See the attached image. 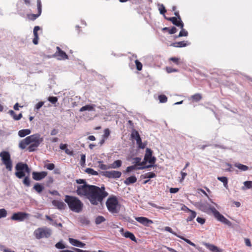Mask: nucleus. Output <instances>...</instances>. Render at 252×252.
Instances as JSON below:
<instances>
[{
    "label": "nucleus",
    "instance_id": "obj_1",
    "mask_svg": "<svg viewBox=\"0 0 252 252\" xmlns=\"http://www.w3.org/2000/svg\"><path fill=\"white\" fill-rule=\"evenodd\" d=\"M76 181L77 184H83L77 187V194L88 199L92 205H97L101 204L103 199L108 195L104 185L101 187L90 185L87 184L85 180L80 179L76 180Z\"/></svg>",
    "mask_w": 252,
    "mask_h": 252
},
{
    "label": "nucleus",
    "instance_id": "obj_2",
    "mask_svg": "<svg viewBox=\"0 0 252 252\" xmlns=\"http://www.w3.org/2000/svg\"><path fill=\"white\" fill-rule=\"evenodd\" d=\"M197 206L199 209L201 211L207 214H209L211 212L218 220L229 226H231L232 223L222 215L220 214L214 207L211 206L208 202L200 201L197 203Z\"/></svg>",
    "mask_w": 252,
    "mask_h": 252
},
{
    "label": "nucleus",
    "instance_id": "obj_3",
    "mask_svg": "<svg viewBox=\"0 0 252 252\" xmlns=\"http://www.w3.org/2000/svg\"><path fill=\"white\" fill-rule=\"evenodd\" d=\"M16 170L15 175L19 179H22L25 177L23 183L27 187L30 186V180L29 176H26V173L29 175L31 172V169L26 163L22 162L17 163L15 166Z\"/></svg>",
    "mask_w": 252,
    "mask_h": 252
},
{
    "label": "nucleus",
    "instance_id": "obj_4",
    "mask_svg": "<svg viewBox=\"0 0 252 252\" xmlns=\"http://www.w3.org/2000/svg\"><path fill=\"white\" fill-rule=\"evenodd\" d=\"M64 201L67 203L70 210L75 213H80L83 208V203L77 197L66 195Z\"/></svg>",
    "mask_w": 252,
    "mask_h": 252
},
{
    "label": "nucleus",
    "instance_id": "obj_5",
    "mask_svg": "<svg viewBox=\"0 0 252 252\" xmlns=\"http://www.w3.org/2000/svg\"><path fill=\"white\" fill-rule=\"evenodd\" d=\"M27 137L30 145L28 150L30 152L34 151L43 141V137L39 133H35Z\"/></svg>",
    "mask_w": 252,
    "mask_h": 252
},
{
    "label": "nucleus",
    "instance_id": "obj_6",
    "mask_svg": "<svg viewBox=\"0 0 252 252\" xmlns=\"http://www.w3.org/2000/svg\"><path fill=\"white\" fill-rule=\"evenodd\" d=\"M106 205L109 212L112 214H118L121 208V205L115 196H110L107 199Z\"/></svg>",
    "mask_w": 252,
    "mask_h": 252
},
{
    "label": "nucleus",
    "instance_id": "obj_7",
    "mask_svg": "<svg viewBox=\"0 0 252 252\" xmlns=\"http://www.w3.org/2000/svg\"><path fill=\"white\" fill-rule=\"evenodd\" d=\"M52 234V231L47 227H40L34 230L33 235L37 239L49 238Z\"/></svg>",
    "mask_w": 252,
    "mask_h": 252
},
{
    "label": "nucleus",
    "instance_id": "obj_8",
    "mask_svg": "<svg viewBox=\"0 0 252 252\" xmlns=\"http://www.w3.org/2000/svg\"><path fill=\"white\" fill-rule=\"evenodd\" d=\"M0 157L2 163L5 166L6 169L11 171L12 168V161L11 159L10 153L7 151H2L0 153Z\"/></svg>",
    "mask_w": 252,
    "mask_h": 252
},
{
    "label": "nucleus",
    "instance_id": "obj_9",
    "mask_svg": "<svg viewBox=\"0 0 252 252\" xmlns=\"http://www.w3.org/2000/svg\"><path fill=\"white\" fill-rule=\"evenodd\" d=\"M131 137L136 141L138 148L143 149L145 148L146 144L142 143L138 132L135 129L132 130Z\"/></svg>",
    "mask_w": 252,
    "mask_h": 252
},
{
    "label": "nucleus",
    "instance_id": "obj_10",
    "mask_svg": "<svg viewBox=\"0 0 252 252\" xmlns=\"http://www.w3.org/2000/svg\"><path fill=\"white\" fill-rule=\"evenodd\" d=\"M30 214L22 212H19L14 213L11 217V219L18 221H23L29 218Z\"/></svg>",
    "mask_w": 252,
    "mask_h": 252
},
{
    "label": "nucleus",
    "instance_id": "obj_11",
    "mask_svg": "<svg viewBox=\"0 0 252 252\" xmlns=\"http://www.w3.org/2000/svg\"><path fill=\"white\" fill-rule=\"evenodd\" d=\"M101 174L106 178L117 179L121 177L122 173L120 171L112 170L102 171Z\"/></svg>",
    "mask_w": 252,
    "mask_h": 252
},
{
    "label": "nucleus",
    "instance_id": "obj_12",
    "mask_svg": "<svg viewBox=\"0 0 252 252\" xmlns=\"http://www.w3.org/2000/svg\"><path fill=\"white\" fill-rule=\"evenodd\" d=\"M153 151L149 148H147L146 150V153L144 156L145 160H148V162L151 164L155 163L156 158L155 157H152Z\"/></svg>",
    "mask_w": 252,
    "mask_h": 252
},
{
    "label": "nucleus",
    "instance_id": "obj_13",
    "mask_svg": "<svg viewBox=\"0 0 252 252\" xmlns=\"http://www.w3.org/2000/svg\"><path fill=\"white\" fill-rule=\"evenodd\" d=\"M56 49L57 51L54 56L57 57V59L60 60L68 59V56L64 51H62L59 47L57 46Z\"/></svg>",
    "mask_w": 252,
    "mask_h": 252
},
{
    "label": "nucleus",
    "instance_id": "obj_14",
    "mask_svg": "<svg viewBox=\"0 0 252 252\" xmlns=\"http://www.w3.org/2000/svg\"><path fill=\"white\" fill-rule=\"evenodd\" d=\"M32 178L35 181H40L44 178L47 175V172L46 171L35 172L32 173Z\"/></svg>",
    "mask_w": 252,
    "mask_h": 252
},
{
    "label": "nucleus",
    "instance_id": "obj_15",
    "mask_svg": "<svg viewBox=\"0 0 252 252\" xmlns=\"http://www.w3.org/2000/svg\"><path fill=\"white\" fill-rule=\"evenodd\" d=\"M37 6L38 9V13L36 14H32L29 16V18L32 20H35L37 17H38L40 15L41 13L42 5L40 0H37Z\"/></svg>",
    "mask_w": 252,
    "mask_h": 252
},
{
    "label": "nucleus",
    "instance_id": "obj_16",
    "mask_svg": "<svg viewBox=\"0 0 252 252\" xmlns=\"http://www.w3.org/2000/svg\"><path fill=\"white\" fill-rule=\"evenodd\" d=\"M165 17V18L167 19L168 21H170L172 22V23L176 25L177 27H179L180 28H183L184 27V23L182 21L181 19L179 20L177 18L173 17H169L167 18L166 17Z\"/></svg>",
    "mask_w": 252,
    "mask_h": 252
},
{
    "label": "nucleus",
    "instance_id": "obj_17",
    "mask_svg": "<svg viewBox=\"0 0 252 252\" xmlns=\"http://www.w3.org/2000/svg\"><path fill=\"white\" fill-rule=\"evenodd\" d=\"M135 219L138 222L145 226H148L149 224H152L153 223L152 220L143 217H136Z\"/></svg>",
    "mask_w": 252,
    "mask_h": 252
},
{
    "label": "nucleus",
    "instance_id": "obj_18",
    "mask_svg": "<svg viewBox=\"0 0 252 252\" xmlns=\"http://www.w3.org/2000/svg\"><path fill=\"white\" fill-rule=\"evenodd\" d=\"M52 203L55 207L60 210H65L66 207L65 204L61 201L53 200Z\"/></svg>",
    "mask_w": 252,
    "mask_h": 252
},
{
    "label": "nucleus",
    "instance_id": "obj_19",
    "mask_svg": "<svg viewBox=\"0 0 252 252\" xmlns=\"http://www.w3.org/2000/svg\"><path fill=\"white\" fill-rule=\"evenodd\" d=\"M204 245L210 251L213 252H222V250L217 246L207 243H204Z\"/></svg>",
    "mask_w": 252,
    "mask_h": 252
},
{
    "label": "nucleus",
    "instance_id": "obj_20",
    "mask_svg": "<svg viewBox=\"0 0 252 252\" xmlns=\"http://www.w3.org/2000/svg\"><path fill=\"white\" fill-rule=\"evenodd\" d=\"M69 242L72 245L80 248H83L85 245L84 243L73 238H69Z\"/></svg>",
    "mask_w": 252,
    "mask_h": 252
},
{
    "label": "nucleus",
    "instance_id": "obj_21",
    "mask_svg": "<svg viewBox=\"0 0 252 252\" xmlns=\"http://www.w3.org/2000/svg\"><path fill=\"white\" fill-rule=\"evenodd\" d=\"M120 231L123 233V235L126 238H129L132 241H136V238L133 233L129 231L124 232V229L122 228L121 229Z\"/></svg>",
    "mask_w": 252,
    "mask_h": 252
},
{
    "label": "nucleus",
    "instance_id": "obj_22",
    "mask_svg": "<svg viewBox=\"0 0 252 252\" xmlns=\"http://www.w3.org/2000/svg\"><path fill=\"white\" fill-rule=\"evenodd\" d=\"M40 27L39 26H35L33 29V34H34V38L32 40V42L34 44L36 45L38 42V35L37 33V32L40 30Z\"/></svg>",
    "mask_w": 252,
    "mask_h": 252
},
{
    "label": "nucleus",
    "instance_id": "obj_23",
    "mask_svg": "<svg viewBox=\"0 0 252 252\" xmlns=\"http://www.w3.org/2000/svg\"><path fill=\"white\" fill-rule=\"evenodd\" d=\"M137 178L135 176H131L127 178H126L124 181V183L126 185H129L131 184H133L136 182Z\"/></svg>",
    "mask_w": 252,
    "mask_h": 252
},
{
    "label": "nucleus",
    "instance_id": "obj_24",
    "mask_svg": "<svg viewBox=\"0 0 252 252\" xmlns=\"http://www.w3.org/2000/svg\"><path fill=\"white\" fill-rule=\"evenodd\" d=\"M95 105L94 104H92V105H86L84 106H83L81 107L79 111L80 112H83L85 111H94V107Z\"/></svg>",
    "mask_w": 252,
    "mask_h": 252
},
{
    "label": "nucleus",
    "instance_id": "obj_25",
    "mask_svg": "<svg viewBox=\"0 0 252 252\" xmlns=\"http://www.w3.org/2000/svg\"><path fill=\"white\" fill-rule=\"evenodd\" d=\"M31 132V131L30 129H24L18 131V135L20 137H24L30 134Z\"/></svg>",
    "mask_w": 252,
    "mask_h": 252
},
{
    "label": "nucleus",
    "instance_id": "obj_26",
    "mask_svg": "<svg viewBox=\"0 0 252 252\" xmlns=\"http://www.w3.org/2000/svg\"><path fill=\"white\" fill-rule=\"evenodd\" d=\"M27 137L22 140L19 144V147L21 149H25L27 146L29 145Z\"/></svg>",
    "mask_w": 252,
    "mask_h": 252
},
{
    "label": "nucleus",
    "instance_id": "obj_27",
    "mask_svg": "<svg viewBox=\"0 0 252 252\" xmlns=\"http://www.w3.org/2000/svg\"><path fill=\"white\" fill-rule=\"evenodd\" d=\"M122 162L121 160H115L114 162L109 165L110 168L116 169L119 168L122 166Z\"/></svg>",
    "mask_w": 252,
    "mask_h": 252
},
{
    "label": "nucleus",
    "instance_id": "obj_28",
    "mask_svg": "<svg viewBox=\"0 0 252 252\" xmlns=\"http://www.w3.org/2000/svg\"><path fill=\"white\" fill-rule=\"evenodd\" d=\"M188 213H189V215L186 219L187 222L192 221L196 216V213L194 211L190 210Z\"/></svg>",
    "mask_w": 252,
    "mask_h": 252
},
{
    "label": "nucleus",
    "instance_id": "obj_29",
    "mask_svg": "<svg viewBox=\"0 0 252 252\" xmlns=\"http://www.w3.org/2000/svg\"><path fill=\"white\" fill-rule=\"evenodd\" d=\"M234 166L236 167H237L240 170L243 171H245L249 169L248 166H247L245 165L241 164L240 163H235L234 164Z\"/></svg>",
    "mask_w": 252,
    "mask_h": 252
},
{
    "label": "nucleus",
    "instance_id": "obj_30",
    "mask_svg": "<svg viewBox=\"0 0 252 252\" xmlns=\"http://www.w3.org/2000/svg\"><path fill=\"white\" fill-rule=\"evenodd\" d=\"M33 189L38 193H40L44 189V187L39 183H36L33 186Z\"/></svg>",
    "mask_w": 252,
    "mask_h": 252
},
{
    "label": "nucleus",
    "instance_id": "obj_31",
    "mask_svg": "<svg viewBox=\"0 0 252 252\" xmlns=\"http://www.w3.org/2000/svg\"><path fill=\"white\" fill-rule=\"evenodd\" d=\"M188 45L185 41L174 43L172 45L175 47H184Z\"/></svg>",
    "mask_w": 252,
    "mask_h": 252
},
{
    "label": "nucleus",
    "instance_id": "obj_32",
    "mask_svg": "<svg viewBox=\"0 0 252 252\" xmlns=\"http://www.w3.org/2000/svg\"><path fill=\"white\" fill-rule=\"evenodd\" d=\"M79 222L83 225H88L90 223L89 220L84 216H81L78 218Z\"/></svg>",
    "mask_w": 252,
    "mask_h": 252
},
{
    "label": "nucleus",
    "instance_id": "obj_33",
    "mask_svg": "<svg viewBox=\"0 0 252 252\" xmlns=\"http://www.w3.org/2000/svg\"><path fill=\"white\" fill-rule=\"evenodd\" d=\"M217 179L218 180L223 183V186L226 189H228V179L226 177H218Z\"/></svg>",
    "mask_w": 252,
    "mask_h": 252
},
{
    "label": "nucleus",
    "instance_id": "obj_34",
    "mask_svg": "<svg viewBox=\"0 0 252 252\" xmlns=\"http://www.w3.org/2000/svg\"><path fill=\"white\" fill-rule=\"evenodd\" d=\"M244 186L242 187L243 190L252 188V181H248L244 182Z\"/></svg>",
    "mask_w": 252,
    "mask_h": 252
},
{
    "label": "nucleus",
    "instance_id": "obj_35",
    "mask_svg": "<svg viewBox=\"0 0 252 252\" xmlns=\"http://www.w3.org/2000/svg\"><path fill=\"white\" fill-rule=\"evenodd\" d=\"M156 176V175L155 173H154V172H148L145 174L142 175L141 177L143 179H146V178L151 179V178H154Z\"/></svg>",
    "mask_w": 252,
    "mask_h": 252
},
{
    "label": "nucleus",
    "instance_id": "obj_36",
    "mask_svg": "<svg viewBox=\"0 0 252 252\" xmlns=\"http://www.w3.org/2000/svg\"><path fill=\"white\" fill-rule=\"evenodd\" d=\"M106 220V219L105 218L101 216H99L97 217L95 220V222L96 224H99L105 221Z\"/></svg>",
    "mask_w": 252,
    "mask_h": 252
},
{
    "label": "nucleus",
    "instance_id": "obj_37",
    "mask_svg": "<svg viewBox=\"0 0 252 252\" xmlns=\"http://www.w3.org/2000/svg\"><path fill=\"white\" fill-rule=\"evenodd\" d=\"M85 172L88 174L92 175H97L98 174V172L95 170H94L92 168H88L85 169Z\"/></svg>",
    "mask_w": 252,
    "mask_h": 252
},
{
    "label": "nucleus",
    "instance_id": "obj_38",
    "mask_svg": "<svg viewBox=\"0 0 252 252\" xmlns=\"http://www.w3.org/2000/svg\"><path fill=\"white\" fill-rule=\"evenodd\" d=\"M138 166H136V165H131V166H128L126 168V170L125 172L127 173L130 172L131 171H132L133 170H139L138 168Z\"/></svg>",
    "mask_w": 252,
    "mask_h": 252
},
{
    "label": "nucleus",
    "instance_id": "obj_39",
    "mask_svg": "<svg viewBox=\"0 0 252 252\" xmlns=\"http://www.w3.org/2000/svg\"><path fill=\"white\" fill-rule=\"evenodd\" d=\"M192 99L196 102H198L202 99V96L200 94H195L191 96Z\"/></svg>",
    "mask_w": 252,
    "mask_h": 252
},
{
    "label": "nucleus",
    "instance_id": "obj_40",
    "mask_svg": "<svg viewBox=\"0 0 252 252\" xmlns=\"http://www.w3.org/2000/svg\"><path fill=\"white\" fill-rule=\"evenodd\" d=\"M178 237L181 238L182 240H183L186 243H187L188 244H189L190 245H191V246H192L193 247H195L196 246L195 244H194L193 243H192V242H191L188 239H186V238H184V237H183L182 236H180V235L178 236Z\"/></svg>",
    "mask_w": 252,
    "mask_h": 252
},
{
    "label": "nucleus",
    "instance_id": "obj_41",
    "mask_svg": "<svg viewBox=\"0 0 252 252\" xmlns=\"http://www.w3.org/2000/svg\"><path fill=\"white\" fill-rule=\"evenodd\" d=\"M133 161L132 162V163L134 164V165H136V166H139L141 160V158L139 157H136L133 158Z\"/></svg>",
    "mask_w": 252,
    "mask_h": 252
},
{
    "label": "nucleus",
    "instance_id": "obj_42",
    "mask_svg": "<svg viewBox=\"0 0 252 252\" xmlns=\"http://www.w3.org/2000/svg\"><path fill=\"white\" fill-rule=\"evenodd\" d=\"M182 29L180 31L178 37L187 36L188 35V32L183 28H181Z\"/></svg>",
    "mask_w": 252,
    "mask_h": 252
},
{
    "label": "nucleus",
    "instance_id": "obj_43",
    "mask_svg": "<svg viewBox=\"0 0 252 252\" xmlns=\"http://www.w3.org/2000/svg\"><path fill=\"white\" fill-rule=\"evenodd\" d=\"M86 156L84 154H82L81 155V159H80V165L84 167L86 165Z\"/></svg>",
    "mask_w": 252,
    "mask_h": 252
},
{
    "label": "nucleus",
    "instance_id": "obj_44",
    "mask_svg": "<svg viewBox=\"0 0 252 252\" xmlns=\"http://www.w3.org/2000/svg\"><path fill=\"white\" fill-rule=\"evenodd\" d=\"M98 167L102 170H106L110 168V166L103 164L102 161H99Z\"/></svg>",
    "mask_w": 252,
    "mask_h": 252
},
{
    "label": "nucleus",
    "instance_id": "obj_45",
    "mask_svg": "<svg viewBox=\"0 0 252 252\" xmlns=\"http://www.w3.org/2000/svg\"><path fill=\"white\" fill-rule=\"evenodd\" d=\"M158 6H159L158 10L160 12V13L161 14H164L166 12V10L165 9L164 6L162 4H158Z\"/></svg>",
    "mask_w": 252,
    "mask_h": 252
},
{
    "label": "nucleus",
    "instance_id": "obj_46",
    "mask_svg": "<svg viewBox=\"0 0 252 252\" xmlns=\"http://www.w3.org/2000/svg\"><path fill=\"white\" fill-rule=\"evenodd\" d=\"M7 214V211L5 209H0V219L6 217Z\"/></svg>",
    "mask_w": 252,
    "mask_h": 252
},
{
    "label": "nucleus",
    "instance_id": "obj_47",
    "mask_svg": "<svg viewBox=\"0 0 252 252\" xmlns=\"http://www.w3.org/2000/svg\"><path fill=\"white\" fill-rule=\"evenodd\" d=\"M158 98L161 103H165L167 101V98L165 95H159Z\"/></svg>",
    "mask_w": 252,
    "mask_h": 252
},
{
    "label": "nucleus",
    "instance_id": "obj_48",
    "mask_svg": "<svg viewBox=\"0 0 252 252\" xmlns=\"http://www.w3.org/2000/svg\"><path fill=\"white\" fill-rule=\"evenodd\" d=\"M164 230L166 231H168L171 233H172V234L174 235L175 236H177L178 237V236H179L177 233H176V232H174L172 228L169 226H166L164 227Z\"/></svg>",
    "mask_w": 252,
    "mask_h": 252
},
{
    "label": "nucleus",
    "instance_id": "obj_49",
    "mask_svg": "<svg viewBox=\"0 0 252 252\" xmlns=\"http://www.w3.org/2000/svg\"><path fill=\"white\" fill-rule=\"evenodd\" d=\"M135 63L136 66V69L139 71L141 70L142 68V64L138 60H136L135 61Z\"/></svg>",
    "mask_w": 252,
    "mask_h": 252
},
{
    "label": "nucleus",
    "instance_id": "obj_50",
    "mask_svg": "<svg viewBox=\"0 0 252 252\" xmlns=\"http://www.w3.org/2000/svg\"><path fill=\"white\" fill-rule=\"evenodd\" d=\"M48 101L53 104L56 103L58 101V98L55 96H50L48 98Z\"/></svg>",
    "mask_w": 252,
    "mask_h": 252
},
{
    "label": "nucleus",
    "instance_id": "obj_51",
    "mask_svg": "<svg viewBox=\"0 0 252 252\" xmlns=\"http://www.w3.org/2000/svg\"><path fill=\"white\" fill-rule=\"evenodd\" d=\"M110 130L108 128H106L104 130V134L103 135V137L105 139H107L108 136L110 135Z\"/></svg>",
    "mask_w": 252,
    "mask_h": 252
},
{
    "label": "nucleus",
    "instance_id": "obj_52",
    "mask_svg": "<svg viewBox=\"0 0 252 252\" xmlns=\"http://www.w3.org/2000/svg\"><path fill=\"white\" fill-rule=\"evenodd\" d=\"M55 246L57 249H63L65 248V246L63 244L62 242L57 243Z\"/></svg>",
    "mask_w": 252,
    "mask_h": 252
},
{
    "label": "nucleus",
    "instance_id": "obj_53",
    "mask_svg": "<svg viewBox=\"0 0 252 252\" xmlns=\"http://www.w3.org/2000/svg\"><path fill=\"white\" fill-rule=\"evenodd\" d=\"M45 167H46L47 169L52 170L54 169L55 165L53 163H49V164H46L45 165Z\"/></svg>",
    "mask_w": 252,
    "mask_h": 252
},
{
    "label": "nucleus",
    "instance_id": "obj_54",
    "mask_svg": "<svg viewBox=\"0 0 252 252\" xmlns=\"http://www.w3.org/2000/svg\"><path fill=\"white\" fill-rule=\"evenodd\" d=\"M166 71L168 73H172V72H178V70L177 69L173 68L171 67H167Z\"/></svg>",
    "mask_w": 252,
    "mask_h": 252
},
{
    "label": "nucleus",
    "instance_id": "obj_55",
    "mask_svg": "<svg viewBox=\"0 0 252 252\" xmlns=\"http://www.w3.org/2000/svg\"><path fill=\"white\" fill-rule=\"evenodd\" d=\"M170 60L176 64H179V59L176 57H171L170 58Z\"/></svg>",
    "mask_w": 252,
    "mask_h": 252
},
{
    "label": "nucleus",
    "instance_id": "obj_56",
    "mask_svg": "<svg viewBox=\"0 0 252 252\" xmlns=\"http://www.w3.org/2000/svg\"><path fill=\"white\" fill-rule=\"evenodd\" d=\"M43 104L44 102L42 101H40L36 104L34 109L36 110H39L43 105Z\"/></svg>",
    "mask_w": 252,
    "mask_h": 252
},
{
    "label": "nucleus",
    "instance_id": "obj_57",
    "mask_svg": "<svg viewBox=\"0 0 252 252\" xmlns=\"http://www.w3.org/2000/svg\"><path fill=\"white\" fill-rule=\"evenodd\" d=\"M196 221L201 224H203L205 222V220L203 218L197 217L196 219Z\"/></svg>",
    "mask_w": 252,
    "mask_h": 252
},
{
    "label": "nucleus",
    "instance_id": "obj_58",
    "mask_svg": "<svg viewBox=\"0 0 252 252\" xmlns=\"http://www.w3.org/2000/svg\"><path fill=\"white\" fill-rule=\"evenodd\" d=\"M177 29L175 27H173L171 29L169 30V33L170 34H174L177 32Z\"/></svg>",
    "mask_w": 252,
    "mask_h": 252
},
{
    "label": "nucleus",
    "instance_id": "obj_59",
    "mask_svg": "<svg viewBox=\"0 0 252 252\" xmlns=\"http://www.w3.org/2000/svg\"><path fill=\"white\" fill-rule=\"evenodd\" d=\"M8 113L13 117L14 120H15V118H16L17 115L15 114V112L13 110H9Z\"/></svg>",
    "mask_w": 252,
    "mask_h": 252
},
{
    "label": "nucleus",
    "instance_id": "obj_60",
    "mask_svg": "<svg viewBox=\"0 0 252 252\" xmlns=\"http://www.w3.org/2000/svg\"><path fill=\"white\" fill-rule=\"evenodd\" d=\"M153 166H154L153 165L150 164L148 165L139 166V167H138V168L140 170H142V169H146V168H149L152 167Z\"/></svg>",
    "mask_w": 252,
    "mask_h": 252
},
{
    "label": "nucleus",
    "instance_id": "obj_61",
    "mask_svg": "<svg viewBox=\"0 0 252 252\" xmlns=\"http://www.w3.org/2000/svg\"><path fill=\"white\" fill-rule=\"evenodd\" d=\"M179 188H171L170 189V192L171 193H175L179 191Z\"/></svg>",
    "mask_w": 252,
    "mask_h": 252
},
{
    "label": "nucleus",
    "instance_id": "obj_62",
    "mask_svg": "<svg viewBox=\"0 0 252 252\" xmlns=\"http://www.w3.org/2000/svg\"><path fill=\"white\" fill-rule=\"evenodd\" d=\"M181 176H182V178H181V179L180 180V182H182L185 178V177H186V176L187 175V174L186 173V172H184L183 170L181 172Z\"/></svg>",
    "mask_w": 252,
    "mask_h": 252
},
{
    "label": "nucleus",
    "instance_id": "obj_63",
    "mask_svg": "<svg viewBox=\"0 0 252 252\" xmlns=\"http://www.w3.org/2000/svg\"><path fill=\"white\" fill-rule=\"evenodd\" d=\"M50 224L52 225H54L58 227H62V224L61 223H57L56 221L54 220L53 222H50Z\"/></svg>",
    "mask_w": 252,
    "mask_h": 252
},
{
    "label": "nucleus",
    "instance_id": "obj_64",
    "mask_svg": "<svg viewBox=\"0 0 252 252\" xmlns=\"http://www.w3.org/2000/svg\"><path fill=\"white\" fill-rule=\"evenodd\" d=\"M181 210H183V211H184L186 212H189L190 209H189V208H188L186 206H185V205H183L182 207H181Z\"/></svg>",
    "mask_w": 252,
    "mask_h": 252
}]
</instances>
